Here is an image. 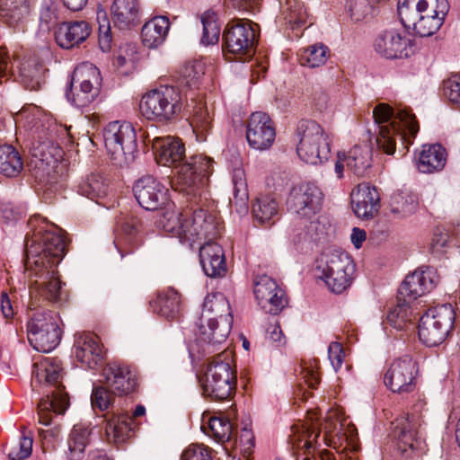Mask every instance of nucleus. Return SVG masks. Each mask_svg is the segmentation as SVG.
I'll use <instances>...</instances> for the list:
<instances>
[{
    "instance_id": "1",
    "label": "nucleus",
    "mask_w": 460,
    "mask_h": 460,
    "mask_svg": "<svg viewBox=\"0 0 460 460\" xmlns=\"http://www.w3.org/2000/svg\"><path fill=\"white\" fill-rule=\"evenodd\" d=\"M31 234H27L24 268L29 279V305L45 306L61 301L63 282L58 265L66 254L61 229L40 215L29 219Z\"/></svg>"
},
{
    "instance_id": "2",
    "label": "nucleus",
    "mask_w": 460,
    "mask_h": 460,
    "mask_svg": "<svg viewBox=\"0 0 460 460\" xmlns=\"http://www.w3.org/2000/svg\"><path fill=\"white\" fill-rule=\"evenodd\" d=\"M19 116L33 138V176L40 184L51 190L58 183V166L63 156V150L52 140L56 123L34 105L24 107Z\"/></svg>"
},
{
    "instance_id": "3",
    "label": "nucleus",
    "mask_w": 460,
    "mask_h": 460,
    "mask_svg": "<svg viewBox=\"0 0 460 460\" xmlns=\"http://www.w3.org/2000/svg\"><path fill=\"white\" fill-rule=\"evenodd\" d=\"M163 209L156 221L157 226L190 247L202 238L216 237L221 229L217 217L202 208L194 210L192 214L187 211L183 214L170 202Z\"/></svg>"
},
{
    "instance_id": "4",
    "label": "nucleus",
    "mask_w": 460,
    "mask_h": 460,
    "mask_svg": "<svg viewBox=\"0 0 460 460\" xmlns=\"http://www.w3.org/2000/svg\"><path fill=\"white\" fill-rule=\"evenodd\" d=\"M233 315L228 300L222 293L208 294L197 323V342L204 355L217 352L230 334Z\"/></svg>"
},
{
    "instance_id": "5",
    "label": "nucleus",
    "mask_w": 460,
    "mask_h": 460,
    "mask_svg": "<svg viewBox=\"0 0 460 460\" xmlns=\"http://www.w3.org/2000/svg\"><path fill=\"white\" fill-rule=\"evenodd\" d=\"M373 117L378 125L376 144L387 155L395 152L397 137L402 144L410 145L419 131L414 114L406 109L394 112L389 105L380 103L374 109Z\"/></svg>"
},
{
    "instance_id": "6",
    "label": "nucleus",
    "mask_w": 460,
    "mask_h": 460,
    "mask_svg": "<svg viewBox=\"0 0 460 460\" xmlns=\"http://www.w3.org/2000/svg\"><path fill=\"white\" fill-rule=\"evenodd\" d=\"M36 378L39 382L45 381L46 384L54 385V389L49 392L50 394L38 404L39 422L48 426L51 422L53 413L63 414L69 406L68 394L61 384L60 361L52 358H45L38 366Z\"/></svg>"
},
{
    "instance_id": "7",
    "label": "nucleus",
    "mask_w": 460,
    "mask_h": 460,
    "mask_svg": "<svg viewBox=\"0 0 460 460\" xmlns=\"http://www.w3.org/2000/svg\"><path fill=\"white\" fill-rule=\"evenodd\" d=\"M27 336L31 347L48 353L59 343L61 332L58 315L45 306L27 305Z\"/></svg>"
},
{
    "instance_id": "8",
    "label": "nucleus",
    "mask_w": 460,
    "mask_h": 460,
    "mask_svg": "<svg viewBox=\"0 0 460 460\" xmlns=\"http://www.w3.org/2000/svg\"><path fill=\"white\" fill-rule=\"evenodd\" d=\"M139 109L147 120L170 122L182 109L181 91L172 85H161L143 95Z\"/></svg>"
},
{
    "instance_id": "9",
    "label": "nucleus",
    "mask_w": 460,
    "mask_h": 460,
    "mask_svg": "<svg viewBox=\"0 0 460 460\" xmlns=\"http://www.w3.org/2000/svg\"><path fill=\"white\" fill-rule=\"evenodd\" d=\"M295 137L297 142L296 153L305 163L316 165L329 159L331 148L328 135L316 121L301 120Z\"/></svg>"
},
{
    "instance_id": "10",
    "label": "nucleus",
    "mask_w": 460,
    "mask_h": 460,
    "mask_svg": "<svg viewBox=\"0 0 460 460\" xmlns=\"http://www.w3.org/2000/svg\"><path fill=\"white\" fill-rule=\"evenodd\" d=\"M316 270L330 290L341 294L351 284L355 264L348 252L334 249L322 254Z\"/></svg>"
},
{
    "instance_id": "11",
    "label": "nucleus",
    "mask_w": 460,
    "mask_h": 460,
    "mask_svg": "<svg viewBox=\"0 0 460 460\" xmlns=\"http://www.w3.org/2000/svg\"><path fill=\"white\" fill-rule=\"evenodd\" d=\"M105 148L112 163L119 167L131 164L137 153V134L129 122L112 121L103 131Z\"/></svg>"
},
{
    "instance_id": "12",
    "label": "nucleus",
    "mask_w": 460,
    "mask_h": 460,
    "mask_svg": "<svg viewBox=\"0 0 460 460\" xmlns=\"http://www.w3.org/2000/svg\"><path fill=\"white\" fill-rule=\"evenodd\" d=\"M456 313L450 304L429 308L420 318L419 338L427 346L441 344L454 326Z\"/></svg>"
},
{
    "instance_id": "13",
    "label": "nucleus",
    "mask_w": 460,
    "mask_h": 460,
    "mask_svg": "<svg viewBox=\"0 0 460 460\" xmlns=\"http://www.w3.org/2000/svg\"><path fill=\"white\" fill-rule=\"evenodd\" d=\"M235 385L236 377L230 364L223 361L220 355L213 358L201 379L204 395L217 401L227 400L232 397Z\"/></svg>"
},
{
    "instance_id": "14",
    "label": "nucleus",
    "mask_w": 460,
    "mask_h": 460,
    "mask_svg": "<svg viewBox=\"0 0 460 460\" xmlns=\"http://www.w3.org/2000/svg\"><path fill=\"white\" fill-rule=\"evenodd\" d=\"M100 84V71L95 66L80 65L74 70L66 98L77 108L86 107L98 95Z\"/></svg>"
},
{
    "instance_id": "15",
    "label": "nucleus",
    "mask_w": 460,
    "mask_h": 460,
    "mask_svg": "<svg viewBox=\"0 0 460 460\" xmlns=\"http://www.w3.org/2000/svg\"><path fill=\"white\" fill-rule=\"evenodd\" d=\"M323 194L314 183L297 184L289 191L287 199L288 210L305 223H313L322 208Z\"/></svg>"
},
{
    "instance_id": "16",
    "label": "nucleus",
    "mask_w": 460,
    "mask_h": 460,
    "mask_svg": "<svg viewBox=\"0 0 460 460\" xmlns=\"http://www.w3.org/2000/svg\"><path fill=\"white\" fill-rule=\"evenodd\" d=\"M213 164L214 161L210 157L196 155L180 165L177 177L181 191L193 198L200 196L208 176L213 172Z\"/></svg>"
},
{
    "instance_id": "17",
    "label": "nucleus",
    "mask_w": 460,
    "mask_h": 460,
    "mask_svg": "<svg viewBox=\"0 0 460 460\" xmlns=\"http://www.w3.org/2000/svg\"><path fill=\"white\" fill-rule=\"evenodd\" d=\"M251 21L237 20L228 23L224 34V46L227 53L238 56V59L246 61L254 53L257 39L255 27Z\"/></svg>"
},
{
    "instance_id": "18",
    "label": "nucleus",
    "mask_w": 460,
    "mask_h": 460,
    "mask_svg": "<svg viewBox=\"0 0 460 460\" xmlns=\"http://www.w3.org/2000/svg\"><path fill=\"white\" fill-rule=\"evenodd\" d=\"M341 430V424L335 419L334 414L328 416L324 422L322 423L321 429L315 427H308L304 431L302 438L297 441H294V446L297 449L302 450V460H335L333 454L323 450L315 455L314 443L317 442L321 432H323V440L326 444H330L334 437Z\"/></svg>"
},
{
    "instance_id": "19",
    "label": "nucleus",
    "mask_w": 460,
    "mask_h": 460,
    "mask_svg": "<svg viewBox=\"0 0 460 460\" xmlns=\"http://www.w3.org/2000/svg\"><path fill=\"white\" fill-rule=\"evenodd\" d=\"M394 425V436L397 440V447L407 459L422 453L425 449V441L420 431V417L415 414L397 419Z\"/></svg>"
},
{
    "instance_id": "20",
    "label": "nucleus",
    "mask_w": 460,
    "mask_h": 460,
    "mask_svg": "<svg viewBox=\"0 0 460 460\" xmlns=\"http://www.w3.org/2000/svg\"><path fill=\"white\" fill-rule=\"evenodd\" d=\"M418 373L417 363L405 355L395 358L384 376V383L393 393L407 394L415 388Z\"/></svg>"
},
{
    "instance_id": "21",
    "label": "nucleus",
    "mask_w": 460,
    "mask_h": 460,
    "mask_svg": "<svg viewBox=\"0 0 460 460\" xmlns=\"http://www.w3.org/2000/svg\"><path fill=\"white\" fill-rule=\"evenodd\" d=\"M373 47L379 56L387 59L408 58L415 52L413 40L394 29L379 33Z\"/></svg>"
},
{
    "instance_id": "22",
    "label": "nucleus",
    "mask_w": 460,
    "mask_h": 460,
    "mask_svg": "<svg viewBox=\"0 0 460 460\" xmlns=\"http://www.w3.org/2000/svg\"><path fill=\"white\" fill-rule=\"evenodd\" d=\"M253 293L258 305L267 314H278L288 304L284 290L267 275L255 279Z\"/></svg>"
},
{
    "instance_id": "23",
    "label": "nucleus",
    "mask_w": 460,
    "mask_h": 460,
    "mask_svg": "<svg viewBox=\"0 0 460 460\" xmlns=\"http://www.w3.org/2000/svg\"><path fill=\"white\" fill-rule=\"evenodd\" d=\"M133 191L138 204L146 210L163 208L170 203L169 190L150 175L137 180Z\"/></svg>"
},
{
    "instance_id": "24",
    "label": "nucleus",
    "mask_w": 460,
    "mask_h": 460,
    "mask_svg": "<svg viewBox=\"0 0 460 460\" xmlns=\"http://www.w3.org/2000/svg\"><path fill=\"white\" fill-rule=\"evenodd\" d=\"M276 130L270 116L261 111L253 112L246 125V139L250 147L264 151L274 143Z\"/></svg>"
},
{
    "instance_id": "25",
    "label": "nucleus",
    "mask_w": 460,
    "mask_h": 460,
    "mask_svg": "<svg viewBox=\"0 0 460 460\" xmlns=\"http://www.w3.org/2000/svg\"><path fill=\"white\" fill-rule=\"evenodd\" d=\"M439 276L435 269L428 267L424 270H417L406 276L398 294L409 302L417 299L431 291L439 282Z\"/></svg>"
},
{
    "instance_id": "26",
    "label": "nucleus",
    "mask_w": 460,
    "mask_h": 460,
    "mask_svg": "<svg viewBox=\"0 0 460 460\" xmlns=\"http://www.w3.org/2000/svg\"><path fill=\"white\" fill-rule=\"evenodd\" d=\"M147 141L152 142L157 163L164 166H173L179 170L185 157V148L179 138L174 137H156L152 140L147 136Z\"/></svg>"
},
{
    "instance_id": "27",
    "label": "nucleus",
    "mask_w": 460,
    "mask_h": 460,
    "mask_svg": "<svg viewBox=\"0 0 460 460\" xmlns=\"http://www.w3.org/2000/svg\"><path fill=\"white\" fill-rule=\"evenodd\" d=\"M102 376L106 386L113 394L126 395L136 388V376L127 365L111 363L103 368Z\"/></svg>"
},
{
    "instance_id": "28",
    "label": "nucleus",
    "mask_w": 460,
    "mask_h": 460,
    "mask_svg": "<svg viewBox=\"0 0 460 460\" xmlns=\"http://www.w3.org/2000/svg\"><path fill=\"white\" fill-rule=\"evenodd\" d=\"M351 205L358 218H373L380 208V195L377 189L368 183L358 184L351 192Z\"/></svg>"
},
{
    "instance_id": "29",
    "label": "nucleus",
    "mask_w": 460,
    "mask_h": 460,
    "mask_svg": "<svg viewBox=\"0 0 460 460\" xmlns=\"http://www.w3.org/2000/svg\"><path fill=\"white\" fill-rule=\"evenodd\" d=\"M214 238H207L208 241L199 248V260L203 271L208 277L219 278L226 273V263L222 247L213 242Z\"/></svg>"
},
{
    "instance_id": "30",
    "label": "nucleus",
    "mask_w": 460,
    "mask_h": 460,
    "mask_svg": "<svg viewBox=\"0 0 460 460\" xmlns=\"http://www.w3.org/2000/svg\"><path fill=\"white\" fill-rule=\"evenodd\" d=\"M33 0H2L0 19L15 31L25 30L32 9Z\"/></svg>"
},
{
    "instance_id": "31",
    "label": "nucleus",
    "mask_w": 460,
    "mask_h": 460,
    "mask_svg": "<svg viewBox=\"0 0 460 460\" xmlns=\"http://www.w3.org/2000/svg\"><path fill=\"white\" fill-rule=\"evenodd\" d=\"M448 10L447 0H438L434 7H429V11L420 14L416 24H413L410 30L420 37L431 36L442 26Z\"/></svg>"
},
{
    "instance_id": "32",
    "label": "nucleus",
    "mask_w": 460,
    "mask_h": 460,
    "mask_svg": "<svg viewBox=\"0 0 460 460\" xmlns=\"http://www.w3.org/2000/svg\"><path fill=\"white\" fill-rule=\"evenodd\" d=\"M75 356L89 368H95L103 358L99 338L93 333L80 334L74 345Z\"/></svg>"
},
{
    "instance_id": "33",
    "label": "nucleus",
    "mask_w": 460,
    "mask_h": 460,
    "mask_svg": "<svg viewBox=\"0 0 460 460\" xmlns=\"http://www.w3.org/2000/svg\"><path fill=\"white\" fill-rule=\"evenodd\" d=\"M91 33V26L85 21L66 22L55 32L57 44L62 49H72L84 42Z\"/></svg>"
},
{
    "instance_id": "34",
    "label": "nucleus",
    "mask_w": 460,
    "mask_h": 460,
    "mask_svg": "<svg viewBox=\"0 0 460 460\" xmlns=\"http://www.w3.org/2000/svg\"><path fill=\"white\" fill-rule=\"evenodd\" d=\"M141 228L139 218L130 216L123 219L117 230L114 244L121 256L130 253L132 248L139 245L137 234Z\"/></svg>"
},
{
    "instance_id": "35",
    "label": "nucleus",
    "mask_w": 460,
    "mask_h": 460,
    "mask_svg": "<svg viewBox=\"0 0 460 460\" xmlns=\"http://www.w3.org/2000/svg\"><path fill=\"white\" fill-rule=\"evenodd\" d=\"M153 310L167 320H174L180 316L181 296L173 288H166L158 293L157 297L151 302Z\"/></svg>"
},
{
    "instance_id": "36",
    "label": "nucleus",
    "mask_w": 460,
    "mask_h": 460,
    "mask_svg": "<svg viewBox=\"0 0 460 460\" xmlns=\"http://www.w3.org/2000/svg\"><path fill=\"white\" fill-rule=\"evenodd\" d=\"M446 161V149L441 145H424L419 156L418 169L423 173L438 172L444 168Z\"/></svg>"
},
{
    "instance_id": "37",
    "label": "nucleus",
    "mask_w": 460,
    "mask_h": 460,
    "mask_svg": "<svg viewBox=\"0 0 460 460\" xmlns=\"http://www.w3.org/2000/svg\"><path fill=\"white\" fill-rule=\"evenodd\" d=\"M438 0H398L397 10L402 24L407 30L416 24L420 14L434 7Z\"/></svg>"
},
{
    "instance_id": "38",
    "label": "nucleus",
    "mask_w": 460,
    "mask_h": 460,
    "mask_svg": "<svg viewBox=\"0 0 460 460\" xmlns=\"http://www.w3.org/2000/svg\"><path fill=\"white\" fill-rule=\"evenodd\" d=\"M170 22L166 16H156L146 22L141 31L142 41L147 48L161 45L169 31Z\"/></svg>"
},
{
    "instance_id": "39",
    "label": "nucleus",
    "mask_w": 460,
    "mask_h": 460,
    "mask_svg": "<svg viewBox=\"0 0 460 460\" xmlns=\"http://www.w3.org/2000/svg\"><path fill=\"white\" fill-rule=\"evenodd\" d=\"M114 24L119 29L129 28L138 17L137 0H114L111 6Z\"/></svg>"
},
{
    "instance_id": "40",
    "label": "nucleus",
    "mask_w": 460,
    "mask_h": 460,
    "mask_svg": "<svg viewBox=\"0 0 460 460\" xmlns=\"http://www.w3.org/2000/svg\"><path fill=\"white\" fill-rule=\"evenodd\" d=\"M129 421L130 418L127 415L112 414L107 418L105 425L107 441L116 445L125 442L132 430Z\"/></svg>"
},
{
    "instance_id": "41",
    "label": "nucleus",
    "mask_w": 460,
    "mask_h": 460,
    "mask_svg": "<svg viewBox=\"0 0 460 460\" xmlns=\"http://www.w3.org/2000/svg\"><path fill=\"white\" fill-rule=\"evenodd\" d=\"M372 153L367 146H355L347 154L345 162L348 170L357 176H363L371 166Z\"/></svg>"
},
{
    "instance_id": "42",
    "label": "nucleus",
    "mask_w": 460,
    "mask_h": 460,
    "mask_svg": "<svg viewBox=\"0 0 460 460\" xmlns=\"http://www.w3.org/2000/svg\"><path fill=\"white\" fill-rule=\"evenodd\" d=\"M23 169L19 152L10 145L0 146V173L10 178L17 177Z\"/></svg>"
},
{
    "instance_id": "43",
    "label": "nucleus",
    "mask_w": 460,
    "mask_h": 460,
    "mask_svg": "<svg viewBox=\"0 0 460 460\" xmlns=\"http://www.w3.org/2000/svg\"><path fill=\"white\" fill-rule=\"evenodd\" d=\"M415 318L410 302L400 296L398 297V304L389 310L386 316L387 323L399 331L412 326Z\"/></svg>"
},
{
    "instance_id": "44",
    "label": "nucleus",
    "mask_w": 460,
    "mask_h": 460,
    "mask_svg": "<svg viewBox=\"0 0 460 460\" xmlns=\"http://www.w3.org/2000/svg\"><path fill=\"white\" fill-rule=\"evenodd\" d=\"M234 198L231 203L235 207L239 214L247 212L248 209V188L243 169L235 168L233 171Z\"/></svg>"
},
{
    "instance_id": "45",
    "label": "nucleus",
    "mask_w": 460,
    "mask_h": 460,
    "mask_svg": "<svg viewBox=\"0 0 460 460\" xmlns=\"http://www.w3.org/2000/svg\"><path fill=\"white\" fill-rule=\"evenodd\" d=\"M90 429L84 424H76L73 427L67 441L70 460H80L89 443Z\"/></svg>"
},
{
    "instance_id": "46",
    "label": "nucleus",
    "mask_w": 460,
    "mask_h": 460,
    "mask_svg": "<svg viewBox=\"0 0 460 460\" xmlns=\"http://www.w3.org/2000/svg\"><path fill=\"white\" fill-rule=\"evenodd\" d=\"M417 198L409 193L396 192L390 198L389 209L396 218L407 217L417 210Z\"/></svg>"
},
{
    "instance_id": "47",
    "label": "nucleus",
    "mask_w": 460,
    "mask_h": 460,
    "mask_svg": "<svg viewBox=\"0 0 460 460\" xmlns=\"http://www.w3.org/2000/svg\"><path fill=\"white\" fill-rule=\"evenodd\" d=\"M20 75L27 89L38 90L44 83L45 68L36 60H28L22 64Z\"/></svg>"
},
{
    "instance_id": "48",
    "label": "nucleus",
    "mask_w": 460,
    "mask_h": 460,
    "mask_svg": "<svg viewBox=\"0 0 460 460\" xmlns=\"http://www.w3.org/2000/svg\"><path fill=\"white\" fill-rule=\"evenodd\" d=\"M330 57V49L323 43H315L301 50L300 63L310 68L323 66Z\"/></svg>"
},
{
    "instance_id": "49",
    "label": "nucleus",
    "mask_w": 460,
    "mask_h": 460,
    "mask_svg": "<svg viewBox=\"0 0 460 460\" xmlns=\"http://www.w3.org/2000/svg\"><path fill=\"white\" fill-rule=\"evenodd\" d=\"M78 193L94 200L104 198L108 185L101 174L93 173L78 185Z\"/></svg>"
},
{
    "instance_id": "50",
    "label": "nucleus",
    "mask_w": 460,
    "mask_h": 460,
    "mask_svg": "<svg viewBox=\"0 0 460 460\" xmlns=\"http://www.w3.org/2000/svg\"><path fill=\"white\" fill-rule=\"evenodd\" d=\"M278 211L277 201L268 196L257 199L252 208L254 220L261 225L274 220L278 216Z\"/></svg>"
},
{
    "instance_id": "51",
    "label": "nucleus",
    "mask_w": 460,
    "mask_h": 460,
    "mask_svg": "<svg viewBox=\"0 0 460 460\" xmlns=\"http://www.w3.org/2000/svg\"><path fill=\"white\" fill-rule=\"evenodd\" d=\"M190 126L199 141H205L211 128V118L208 108L202 103L197 104L193 109Z\"/></svg>"
},
{
    "instance_id": "52",
    "label": "nucleus",
    "mask_w": 460,
    "mask_h": 460,
    "mask_svg": "<svg viewBox=\"0 0 460 460\" xmlns=\"http://www.w3.org/2000/svg\"><path fill=\"white\" fill-rule=\"evenodd\" d=\"M281 13L284 20L289 24L299 27L305 23L306 12L304 8V4L299 0H285L283 4L279 0Z\"/></svg>"
},
{
    "instance_id": "53",
    "label": "nucleus",
    "mask_w": 460,
    "mask_h": 460,
    "mask_svg": "<svg viewBox=\"0 0 460 460\" xmlns=\"http://www.w3.org/2000/svg\"><path fill=\"white\" fill-rule=\"evenodd\" d=\"M205 74V65L201 61H189L180 70V84L192 88L197 87Z\"/></svg>"
},
{
    "instance_id": "54",
    "label": "nucleus",
    "mask_w": 460,
    "mask_h": 460,
    "mask_svg": "<svg viewBox=\"0 0 460 460\" xmlns=\"http://www.w3.org/2000/svg\"><path fill=\"white\" fill-rule=\"evenodd\" d=\"M203 28L201 43L203 45H214L218 42L220 27L217 22L216 14L212 12H206L201 16Z\"/></svg>"
},
{
    "instance_id": "55",
    "label": "nucleus",
    "mask_w": 460,
    "mask_h": 460,
    "mask_svg": "<svg viewBox=\"0 0 460 460\" xmlns=\"http://www.w3.org/2000/svg\"><path fill=\"white\" fill-rule=\"evenodd\" d=\"M227 417L224 415L210 418L208 425L212 435L220 442L228 441L232 435L233 424Z\"/></svg>"
},
{
    "instance_id": "56",
    "label": "nucleus",
    "mask_w": 460,
    "mask_h": 460,
    "mask_svg": "<svg viewBox=\"0 0 460 460\" xmlns=\"http://www.w3.org/2000/svg\"><path fill=\"white\" fill-rule=\"evenodd\" d=\"M111 391L106 386L98 385L93 387L91 402L93 408H98L101 411L107 410L112 403L113 396Z\"/></svg>"
},
{
    "instance_id": "57",
    "label": "nucleus",
    "mask_w": 460,
    "mask_h": 460,
    "mask_svg": "<svg viewBox=\"0 0 460 460\" xmlns=\"http://www.w3.org/2000/svg\"><path fill=\"white\" fill-rule=\"evenodd\" d=\"M444 96L453 104L460 107V75H454L443 81Z\"/></svg>"
},
{
    "instance_id": "58",
    "label": "nucleus",
    "mask_w": 460,
    "mask_h": 460,
    "mask_svg": "<svg viewBox=\"0 0 460 460\" xmlns=\"http://www.w3.org/2000/svg\"><path fill=\"white\" fill-rule=\"evenodd\" d=\"M97 21L99 23V46L103 52L111 49V25L104 12H98Z\"/></svg>"
},
{
    "instance_id": "59",
    "label": "nucleus",
    "mask_w": 460,
    "mask_h": 460,
    "mask_svg": "<svg viewBox=\"0 0 460 460\" xmlns=\"http://www.w3.org/2000/svg\"><path fill=\"white\" fill-rule=\"evenodd\" d=\"M349 11L351 19L359 22L372 13V5L369 0H349Z\"/></svg>"
},
{
    "instance_id": "60",
    "label": "nucleus",
    "mask_w": 460,
    "mask_h": 460,
    "mask_svg": "<svg viewBox=\"0 0 460 460\" xmlns=\"http://www.w3.org/2000/svg\"><path fill=\"white\" fill-rule=\"evenodd\" d=\"M32 438L22 436L17 447H13L8 456L11 460H24L31 455Z\"/></svg>"
},
{
    "instance_id": "61",
    "label": "nucleus",
    "mask_w": 460,
    "mask_h": 460,
    "mask_svg": "<svg viewBox=\"0 0 460 460\" xmlns=\"http://www.w3.org/2000/svg\"><path fill=\"white\" fill-rule=\"evenodd\" d=\"M328 358L333 369L337 372L342 366L345 352L340 342L332 341L328 347Z\"/></svg>"
},
{
    "instance_id": "62",
    "label": "nucleus",
    "mask_w": 460,
    "mask_h": 460,
    "mask_svg": "<svg viewBox=\"0 0 460 460\" xmlns=\"http://www.w3.org/2000/svg\"><path fill=\"white\" fill-rule=\"evenodd\" d=\"M181 460H212V457L207 447L191 445L183 452Z\"/></svg>"
},
{
    "instance_id": "63",
    "label": "nucleus",
    "mask_w": 460,
    "mask_h": 460,
    "mask_svg": "<svg viewBox=\"0 0 460 460\" xmlns=\"http://www.w3.org/2000/svg\"><path fill=\"white\" fill-rule=\"evenodd\" d=\"M449 235L447 232L438 229L433 235L430 249L434 254L440 255L444 252V248L447 246Z\"/></svg>"
},
{
    "instance_id": "64",
    "label": "nucleus",
    "mask_w": 460,
    "mask_h": 460,
    "mask_svg": "<svg viewBox=\"0 0 460 460\" xmlns=\"http://www.w3.org/2000/svg\"><path fill=\"white\" fill-rule=\"evenodd\" d=\"M40 21L41 25H44L48 29L51 25L56 23L57 16L50 6L46 5L41 7L40 13Z\"/></svg>"
}]
</instances>
